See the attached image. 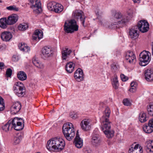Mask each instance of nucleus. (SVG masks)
<instances>
[{
	"label": "nucleus",
	"instance_id": "4468645a",
	"mask_svg": "<svg viewBox=\"0 0 153 153\" xmlns=\"http://www.w3.org/2000/svg\"><path fill=\"white\" fill-rule=\"evenodd\" d=\"M125 59L127 62L130 64H134L136 62L135 55L132 52L127 51L125 56Z\"/></svg>",
	"mask_w": 153,
	"mask_h": 153
},
{
	"label": "nucleus",
	"instance_id": "9b49d317",
	"mask_svg": "<svg viewBox=\"0 0 153 153\" xmlns=\"http://www.w3.org/2000/svg\"><path fill=\"white\" fill-rule=\"evenodd\" d=\"M84 13L80 10H76L73 11L72 16L75 19H79L83 26H84V23L85 17L83 15Z\"/></svg>",
	"mask_w": 153,
	"mask_h": 153
},
{
	"label": "nucleus",
	"instance_id": "ea45409f",
	"mask_svg": "<svg viewBox=\"0 0 153 153\" xmlns=\"http://www.w3.org/2000/svg\"><path fill=\"white\" fill-rule=\"evenodd\" d=\"M56 2L54 1L49 2L47 4L48 8L50 11H53L55 5H56Z\"/></svg>",
	"mask_w": 153,
	"mask_h": 153
},
{
	"label": "nucleus",
	"instance_id": "7c9ffc66",
	"mask_svg": "<svg viewBox=\"0 0 153 153\" xmlns=\"http://www.w3.org/2000/svg\"><path fill=\"white\" fill-rule=\"evenodd\" d=\"M146 150L147 152H153V140H149L146 143Z\"/></svg>",
	"mask_w": 153,
	"mask_h": 153
},
{
	"label": "nucleus",
	"instance_id": "72a5a7b5",
	"mask_svg": "<svg viewBox=\"0 0 153 153\" xmlns=\"http://www.w3.org/2000/svg\"><path fill=\"white\" fill-rule=\"evenodd\" d=\"M7 20L6 18H3L0 19V27L2 28H6L8 25Z\"/></svg>",
	"mask_w": 153,
	"mask_h": 153
},
{
	"label": "nucleus",
	"instance_id": "9d476101",
	"mask_svg": "<svg viewBox=\"0 0 153 153\" xmlns=\"http://www.w3.org/2000/svg\"><path fill=\"white\" fill-rule=\"evenodd\" d=\"M53 54V52L51 48L45 46L42 50L41 56L44 59L52 56Z\"/></svg>",
	"mask_w": 153,
	"mask_h": 153
},
{
	"label": "nucleus",
	"instance_id": "f8f14e48",
	"mask_svg": "<svg viewBox=\"0 0 153 153\" xmlns=\"http://www.w3.org/2000/svg\"><path fill=\"white\" fill-rule=\"evenodd\" d=\"M128 19H126L125 18L122 20L120 21L117 22H114L111 24L109 26V28L115 29L123 27L128 22Z\"/></svg>",
	"mask_w": 153,
	"mask_h": 153
},
{
	"label": "nucleus",
	"instance_id": "49530a36",
	"mask_svg": "<svg viewBox=\"0 0 153 153\" xmlns=\"http://www.w3.org/2000/svg\"><path fill=\"white\" fill-rule=\"evenodd\" d=\"M12 70L10 68H7L6 70V75L7 77H10L12 74Z\"/></svg>",
	"mask_w": 153,
	"mask_h": 153
},
{
	"label": "nucleus",
	"instance_id": "f704fd0d",
	"mask_svg": "<svg viewBox=\"0 0 153 153\" xmlns=\"http://www.w3.org/2000/svg\"><path fill=\"white\" fill-rule=\"evenodd\" d=\"M53 11L56 13H60L63 10V6L60 4L56 3V5H55L54 7Z\"/></svg>",
	"mask_w": 153,
	"mask_h": 153
},
{
	"label": "nucleus",
	"instance_id": "0eeeda50",
	"mask_svg": "<svg viewBox=\"0 0 153 153\" xmlns=\"http://www.w3.org/2000/svg\"><path fill=\"white\" fill-rule=\"evenodd\" d=\"M150 52L148 51H143L139 55V64L142 66H145L149 64L151 60L150 55Z\"/></svg>",
	"mask_w": 153,
	"mask_h": 153
},
{
	"label": "nucleus",
	"instance_id": "bf43d9fd",
	"mask_svg": "<svg viewBox=\"0 0 153 153\" xmlns=\"http://www.w3.org/2000/svg\"><path fill=\"white\" fill-rule=\"evenodd\" d=\"M2 2V1H1L0 0V3H1Z\"/></svg>",
	"mask_w": 153,
	"mask_h": 153
},
{
	"label": "nucleus",
	"instance_id": "39448f33",
	"mask_svg": "<svg viewBox=\"0 0 153 153\" xmlns=\"http://www.w3.org/2000/svg\"><path fill=\"white\" fill-rule=\"evenodd\" d=\"M78 27L76 21L74 19L65 22L64 25V30L67 33H72L77 31Z\"/></svg>",
	"mask_w": 153,
	"mask_h": 153
},
{
	"label": "nucleus",
	"instance_id": "1a4fd4ad",
	"mask_svg": "<svg viewBox=\"0 0 153 153\" xmlns=\"http://www.w3.org/2000/svg\"><path fill=\"white\" fill-rule=\"evenodd\" d=\"M137 26L140 31L143 33L147 32L149 29L148 23L145 20H141L138 23Z\"/></svg>",
	"mask_w": 153,
	"mask_h": 153
},
{
	"label": "nucleus",
	"instance_id": "5fc2aeb1",
	"mask_svg": "<svg viewBox=\"0 0 153 153\" xmlns=\"http://www.w3.org/2000/svg\"><path fill=\"white\" fill-rule=\"evenodd\" d=\"M4 65L2 62H0V69L2 70L4 68Z\"/></svg>",
	"mask_w": 153,
	"mask_h": 153
},
{
	"label": "nucleus",
	"instance_id": "f03ea898",
	"mask_svg": "<svg viewBox=\"0 0 153 153\" xmlns=\"http://www.w3.org/2000/svg\"><path fill=\"white\" fill-rule=\"evenodd\" d=\"M65 145V141L62 139L55 137L48 141L46 147L50 151L56 149L62 150L64 148Z\"/></svg>",
	"mask_w": 153,
	"mask_h": 153
},
{
	"label": "nucleus",
	"instance_id": "a18cd8bd",
	"mask_svg": "<svg viewBox=\"0 0 153 153\" xmlns=\"http://www.w3.org/2000/svg\"><path fill=\"white\" fill-rule=\"evenodd\" d=\"M77 113L74 111L71 112L69 114L70 117L74 119H75L77 118Z\"/></svg>",
	"mask_w": 153,
	"mask_h": 153
},
{
	"label": "nucleus",
	"instance_id": "cd10ccee",
	"mask_svg": "<svg viewBox=\"0 0 153 153\" xmlns=\"http://www.w3.org/2000/svg\"><path fill=\"white\" fill-rule=\"evenodd\" d=\"M145 77L148 81L153 80V71L149 69L146 70L145 72Z\"/></svg>",
	"mask_w": 153,
	"mask_h": 153
},
{
	"label": "nucleus",
	"instance_id": "58836bf2",
	"mask_svg": "<svg viewBox=\"0 0 153 153\" xmlns=\"http://www.w3.org/2000/svg\"><path fill=\"white\" fill-rule=\"evenodd\" d=\"M112 84L113 87L115 89L118 88L119 86L117 76H115L114 78L113 79V81L112 82Z\"/></svg>",
	"mask_w": 153,
	"mask_h": 153
},
{
	"label": "nucleus",
	"instance_id": "09e8293b",
	"mask_svg": "<svg viewBox=\"0 0 153 153\" xmlns=\"http://www.w3.org/2000/svg\"><path fill=\"white\" fill-rule=\"evenodd\" d=\"M128 16H126L128 17V18H130L129 21L133 17V12L132 10H129L128 12Z\"/></svg>",
	"mask_w": 153,
	"mask_h": 153
},
{
	"label": "nucleus",
	"instance_id": "de8ad7c7",
	"mask_svg": "<svg viewBox=\"0 0 153 153\" xmlns=\"http://www.w3.org/2000/svg\"><path fill=\"white\" fill-rule=\"evenodd\" d=\"M123 102L124 105L126 106H130L131 103L127 99H125L123 100Z\"/></svg>",
	"mask_w": 153,
	"mask_h": 153
},
{
	"label": "nucleus",
	"instance_id": "7ed1b4c3",
	"mask_svg": "<svg viewBox=\"0 0 153 153\" xmlns=\"http://www.w3.org/2000/svg\"><path fill=\"white\" fill-rule=\"evenodd\" d=\"M62 129L63 132L66 139L68 141L71 140L75 135L73 124L70 123L65 124L63 126Z\"/></svg>",
	"mask_w": 153,
	"mask_h": 153
},
{
	"label": "nucleus",
	"instance_id": "f257e3e1",
	"mask_svg": "<svg viewBox=\"0 0 153 153\" xmlns=\"http://www.w3.org/2000/svg\"><path fill=\"white\" fill-rule=\"evenodd\" d=\"M24 122L21 118L15 117L12 120H9L2 127L3 130L6 132L11 130L13 128L17 131L22 130L24 127Z\"/></svg>",
	"mask_w": 153,
	"mask_h": 153
},
{
	"label": "nucleus",
	"instance_id": "ddd939ff",
	"mask_svg": "<svg viewBox=\"0 0 153 153\" xmlns=\"http://www.w3.org/2000/svg\"><path fill=\"white\" fill-rule=\"evenodd\" d=\"M80 126L82 129L83 131H88L91 128V120L89 119H84L81 122Z\"/></svg>",
	"mask_w": 153,
	"mask_h": 153
},
{
	"label": "nucleus",
	"instance_id": "c03bdc74",
	"mask_svg": "<svg viewBox=\"0 0 153 153\" xmlns=\"http://www.w3.org/2000/svg\"><path fill=\"white\" fill-rule=\"evenodd\" d=\"M6 8L7 9L10 10L14 11H18L19 10V8L16 7L15 5L10 6L9 7H7Z\"/></svg>",
	"mask_w": 153,
	"mask_h": 153
},
{
	"label": "nucleus",
	"instance_id": "a19ab883",
	"mask_svg": "<svg viewBox=\"0 0 153 153\" xmlns=\"http://www.w3.org/2000/svg\"><path fill=\"white\" fill-rule=\"evenodd\" d=\"M131 87L129 90L132 93L135 92L137 86V83L135 82H132L131 83Z\"/></svg>",
	"mask_w": 153,
	"mask_h": 153
},
{
	"label": "nucleus",
	"instance_id": "412c9836",
	"mask_svg": "<svg viewBox=\"0 0 153 153\" xmlns=\"http://www.w3.org/2000/svg\"><path fill=\"white\" fill-rule=\"evenodd\" d=\"M74 143L76 147L78 148H81L83 146L82 140L79 137L78 131L77 132L76 136L74 139Z\"/></svg>",
	"mask_w": 153,
	"mask_h": 153
},
{
	"label": "nucleus",
	"instance_id": "2f4dec72",
	"mask_svg": "<svg viewBox=\"0 0 153 153\" xmlns=\"http://www.w3.org/2000/svg\"><path fill=\"white\" fill-rule=\"evenodd\" d=\"M139 119L141 123H144L148 119V117L146 113L142 112L139 114Z\"/></svg>",
	"mask_w": 153,
	"mask_h": 153
},
{
	"label": "nucleus",
	"instance_id": "052dcab7",
	"mask_svg": "<svg viewBox=\"0 0 153 153\" xmlns=\"http://www.w3.org/2000/svg\"><path fill=\"white\" fill-rule=\"evenodd\" d=\"M88 152H86V153H87Z\"/></svg>",
	"mask_w": 153,
	"mask_h": 153
},
{
	"label": "nucleus",
	"instance_id": "dca6fc26",
	"mask_svg": "<svg viewBox=\"0 0 153 153\" xmlns=\"http://www.w3.org/2000/svg\"><path fill=\"white\" fill-rule=\"evenodd\" d=\"M143 129L147 133H151L153 131V119L149 120L148 124L143 127Z\"/></svg>",
	"mask_w": 153,
	"mask_h": 153
},
{
	"label": "nucleus",
	"instance_id": "473e14b6",
	"mask_svg": "<svg viewBox=\"0 0 153 153\" xmlns=\"http://www.w3.org/2000/svg\"><path fill=\"white\" fill-rule=\"evenodd\" d=\"M17 77L19 79L23 81L26 79L27 76L26 73L23 71H20L17 74Z\"/></svg>",
	"mask_w": 153,
	"mask_h": 153
},
{
	"label": "nucleus",
	"instance_id": "4be33fe9",
	"mask_svg": "<svg viewBox=\"0 0 153 153\" xmlns=\"http://www.w3.org/2000/svg\"><path fill=\"white\" fill-rule=\"evenodd\" d=\"M42 37L43 34L42 31L38 30L35 31L32 36L33 39L36 41H39L42 39Z\"/></svg>",
	"mask_w": 153,
	"mask_h": 153
},
{
	"label": "nucleus",
	"instance_id": "e433bc0d",
	"mask_svg": "<svg viewBox=\"0 0 153 153\" xmlns=\"http://www.w3.org/2000/svg\"><path fill=\"white\" fill-rule=\"evenodd\" d=\"M28 27V25L27 23H23L19 25L18 26V29L21 31H25Z\"/></svg>",
	"mask_w": 153,
	"mask_h": 153
},
{
	"label": "nucleus",
	"instance_id": "79ce46f5",
	"mask_svg": "<svg viewBox=\"0 0 153 153\" xmlns=\"http://www.w3.org/2000/svg\"><path fill=\"white\" fill-rule=\"evenodd\" d=\"M147 111L148 114L150 116L153 117V104H151L148 106Z\"/></svg>",
	"mask_w": 153,
	"mask_h": 153
},
{
	"label": "nucleus",
	"instance_id": "2eb2a0df",
	"mask_svg": "<svg viewBox=\"0 0 153 153\" xmlns=\"http://www.w3.org/2000/svg\"><path fill=\"white\" fill-rule=\"evenodd\" d=\"M74 77L76 80L78 82L83 80L84 78V74L81 68H78L75 71Z\"/></svg>",
	"mask_w": 153,
	"mask_h": 153
},
{
	"label": "nucleus",
	"instance_id": "3c124183",
	"mask_svg": "<svg viewBox=\"0 0 153 153\" xmlns=\"http://www.w3.org/2000/svg\"><path fill=\"white\" fill-rule=\"evenodd\" d=\"M12 60L14 62L17 61L18 60V57L15 55H13L12 57Z\"/></svg>",
	"mask_w": 153,
	"mask_h": 153
},
{
	"label": "nucleus",
	"instance_id": "4d7b16f0",
	"mask_svg": "<svg viewBox=\"0 0 153 153\" xmlns=\"http://www.w3.org/2000/svg\"><path fill=\"white\" fill-rule=\"evenodd\" d=\"M96 14L97 15V16H99V14L98 13V11L96 12Z\"/></svg>",
	"mask_w": 153,
	"mask_h": 153
},
{
	"label": "nucleus",
	"instance_id": "393cba45",
	"mask_svg": "<svg viewBox=\"0 0 153 153\" xmlns=\"http://www.w3.org/2000/svg\"><path fill=\"white\" fill-rule=\"evenodd\" d=\"M129 35L131 38L132 39H135L138 38L139 34L137 30L135 28H131L129 30Z\"/></svg>",
	"mask_w": 153,
	"mask_h": 153
},
{
	"label": "nucleus",
	"instance_id": "b1692460",
	"mask_svg": "<svg viewBox=\"0 0 153 153\" xmlns=\"http://www.w3.org/2000/svg\"><path fill=\"white\" fill-rule=\"evenodd\" d=\"M71 52V50H68V48H63L62 51V59L63 60H66Z\"/></svg>",
	"mask_w": 153,
	"mask_h": 153
},
{
	"label": "nucleus",
	"instance_id": "423d86ee",
	"mask_svg": "<svg viewBox=\"0 0 153 153\" xmlns=\"http://www.w3.org/2000/svg\"><path fill=\"white\" fill-rule=\"evenodd\" d=\"M13 90L15 94L18 97H22L25 94V87L23 84L20 82L15 83Z\"/></svg>",
	"mask_w": 153,
	"mask_h": 153
},
{
	"label": "nucleus",
	"instance_id": "a878e982",
	"mask_svg": "<svg viewBox=\"0 0 153 153\" xmlns=\"http://www.w3.org/2000/svg\"><path fill=\"white\" fill-rule=\"evenodd\" d=\"M101 141L98 135H93L91 142L93 145L96 146L99 145Z\"/></svg>",
	"mask_w": 153,
	"mask_h": 153
},
{
	"label": "nucleus",
	"instance_id": "c756f323",
	"mask_svg": "<svg viewBox=\"0 0 153 153\" xmlns=\"http://www.w3.org/2000/svg\"><path fill=\"white\" fill-rule=\"evenodd\" d=\"M18 46L20 50L23 51L28 52L30 51V47L27 46L26 44L24 43L19 44Z\"/></svg>",
	"mask_w": 153,
	"mask_h": 153
},
{
	"label": "nucleus",
	"instance_id": "6ab92c4d",
	"mask_svg": "<svg viewBox=\"0 0 153 153\" xmlns=\"http://www.w3.org/2000/svg\"><path fill=\"white\" fill-rule=\"evenodd\" d=\"M1 37L3 41L8 42L11 39L12 35L10 32L4 31L1 33Z\"/></svg>",
	"mask_w": 153,
	"mask_h": 153
},
{
	"label": "nucleus",
	"instance_id": "5701e85b",
	"mask_svg": "<svg viewBox=\"0 0 153 153\" xmlns=\"http://www.w3.org/2000/svg\"><path fill=\"white\" fill-rule=\"evenodd\" d=\"M32 62L33 65L37 68L42 69L44 68V65L37 58L34 57L32 59Z\"/></svg>",
	"mask_w": 153,
	"mask_h": 153
},
{
	"label": "nucleus",
	"instance_id": "864d4df0",
	"mask_svg": "<svg viewBox=\"0 0 153 153\" xmlns=\"http://www.w3.org/2000/svg\"><path fill=\"white\" fill-rule=\"evenodd\" d=\"M111 69H113L114 71H116L117 70V67L114 64H112L111 65Z\"/></svg>",
	"mask_w": 153,
	"mask_h": 153
},
{
	"label": "nucleus",
	"instance_id": "603ef678",
	"mask_svg": "<svg viewBox=\"0 0 153 153\" xmlns=\"http://www.w3.org/2000/svg\"><path fill=\"white\" fill-rule=\"evenodd\" d=\"M128 153H135L134 152V149L133 147H131L129 148L128 151Z\"/></svg>",
	"mask_w": 153,
	"mask_h": 153
},
{
	"label": "nucleus",
	"instance_id": "8fccbe9b",
	"mask_svg": "<svg viewBox=\"0 0 153 153\" xmlns=\"http://www.w3.org/2000/svg\"><path fill=\"white\" fill-rule=\"evenodd\" d=\"M120 77L121 80L124 82L126 81L128 79V77L123 74L120 75Z\"/></svg>",
	"mask_w": 153,
	"mask_h": 153
},
{
	"label": "nucleus",
	"instance_id": "13d9d810",
	"mask_svg": "<svg viewBox=\"0 0 153 153\" xmlns=\"http://www.w3.org/2000/svg\"><path fill=\"white\" fill-rule=\"evenodd\" d=\"M87 153H91V152H88Z\"/></svg>",
	"mask_w": 153,
	"mask_h": 153
},
{
	"label": "nucleus",
	"instance_id": "aec40b11",
	"mask_svg": "<svg viewBox=\"0 0 153 153\" xmlns=\"http://www.w3.org/2000/svg\"><path fill=\"white\" fill-rule=\"evenodd\" d=\"M111 114V110L109 108L106 106L104 111L102 113V116L100 118V120H109V118Z\"/></svg>",
	"mask_w": 153,
	"mask_h": 153
},
{
	"label": "nucleus",
	"instance_id": "6e6d98bb",
	"mask_svg": "<svg viewBox=\"0 0 153 153\" xmlns=\"http://www.w3.org/2000/svg\"><path fill=\"white\" fill-rule=\"evenodd\" d=\"M133 1L134 3H139L140 1L141 0H133Z\"/></svg>",
	"mask_w": 153,
	"mask_h": 153
},
{
	"label": "nucleus",
	"instance_id": "f3484780",
	"mask_svg": "<svg viewBox=\"0 0 153 153\" xmlns=\"http://www.w3.org/2000/svg\"><path fill=\"white\" fill-rule=\"evenodd\" d=\"M19 16L15 14H13L9 16L7 19V23L8 25H12L15 24L18 21Z\"/></svg>",
	"mask_w": 153,
	"mask_h": 153
},
{
	"label": "nucleus",
	"instance_id": "20e7f679",
	"mask_svg": "<svg viewBox=\"0 0 153 153\" xmlns=\"http://www.w3.org/2000/svg\"><path fill=\"white\" fill-rule=\"evenodd\" d=\"M102 130L106 137L109 138L112 137L114 135V131L111 129V123L109 120H100Z\"/></svg>",
	"mask_w": 153,
	"mask_h": 153
},
{
	"label": "nucleus",
	"instance_id": "c9c22d12",
	"mask_svg": "<svg viewBox=\"0 0 153 153\" xmlns=\"http://www.w3.org/2000/svg\"><path fill=\"white\" fill-rule=\"evenodd\" d=\"M134 152L135 153H142L143 150L142 147L139 144L135 145L134 147Z\"/></svg>",
	"mask_w": 153,
	"mask_h": 153
},
{
	"label": "nucleus",
	"instance_id": "bb28decb",
	"mask_svg": "<svg viewBox=\"0 0 153 153\" xmlns=\"http://www.w3.org/2000/svg\"><path fill=\"white\" fill-rule=\"evenodd\" d=\"M113 15L114 18L117 19H120L122 20L123 18H125L126 19H128V22L129 21L130 18H128L127 16L125 15H123L120 12H113Z\"/></svg>",
	"mask_w": 153,
	"mask_h": 153
},
{
	"label": "nucleus",
	"instance_id": "4c0bfd02",
	"mask_svg": "<svg viewBox=\"0 0 153 153\" xmlns=\"http://www.w3.org/2000/svg\"><path fill=\"white\" fill-rule=\"evenodd\" d=\"M22 139V136L21 135L15 136L13 139V144L14 145H17L19 144L21 142Z\"/></svg>",
	"mask_w": 153,
	"mask_h": 153
},
{
	"label": "nucleus",
	"instance_id": "6e6552de",
	"mask_svg": "<svg viewBox=\"0 0 153 153\" xmlns=\"http://www.w3.org/2000/svg\"><path fill=\"white\" fill-rule=\"evenodd\" d=\"M29 1L32 4L31 8L35 13H39L42 11L40 0H29Z\"/></svg>",
	"mask_w": 153,
	"mask_h": 153
},
{
	"label": "nucleus",
	"instance_id": "c85d7f7f",
	"mask_svg": "<svg viewBox=\"0 0 153 153\" xmlns=\"http://www.w3.org/2000/svg\"><path fill=\"white\" fill-rule=\"evenodd\" d=\"M75 65L72 62H68L65 67V69L68 73H72L74 68Z\"/></svg>",
	"mask_w": 153,
	"mask_h": 153
},
{
	"label": "nucleus",
	"instance_id": "37998d69",
	"mask_svg": "<svg viewBox=\"0 0 153 153\" xmlns=\"http://www.w3.org/2000/svg\"><path fill=\"white\" fill-rule=\"evenodd\" d=\"M5 108L3 99L0 96V111L3 110Z\"/></svg>",
	"mask_w": 153,
	"mask_h": 153
},
{
	"label": "nucleus",
	"instance_id": "a211bd4d",
	"mask_svg": "<svg viewBox=\"0 0 153 153\" xmlns=\"http://www.w3.org/2000/svg\"><path fill=\"white\" fill-rule=\"evenodd\" d=\"M21 108V103L19 102L14 103L11 108V112L12 114H16L18 112Z\"/></svg>",
	"mask_w": 153,
	"mask_h": 153
}]
</instances>
